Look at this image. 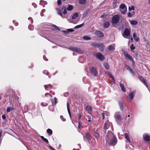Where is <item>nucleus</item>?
<instances>
[{
	"instance_id": "nucleus-1",
	"label": "nucleus",
	"mask_w": 150,
	"mask_h": 150,
	"mask_svg": "<svg viewBox=\"0 0 150 150\" xmlns=\"http://www.w3.org/2000/svg\"><path fill=\"white\" fill-rule=\"evenodd\" d=\"M105 141L106 144L109 145L114 146L117 143L116 138L114 134L111 132H107Z\"/></svg>"
},
{
	"instance_id": "nucleus-2",
	"label": "nucleus",
	"mask_w": 150,
	"mask_h": 150,
	"mask_svg": "<svg viewBox=\"0 0 150 150\" xmlns=\"http://www.w3.org/2000/svg\"><path fill=\"white\" fill-rule=\"evenodd\" d=\"M114 117L117 123L119 125H121L122 118L121 116L120 112H116L114 115Z\"/></svg>"
},
{
	"instance_id": "nucleus-3",
	"label": "nucleus",
	"mask_w": 150,
	"mask_h": 150,
	"mask_svg": "<svg viewBox=\"0 0 150 150\" xmlns=\"http://www.w3.org/2000/svg\"><path fill=\"white\" fill-rule=\"evenodd\" d=\"M68 48L70 50L74 51L78 53L82 54L83 52V51L81 49L76 47H70Z\"/></svg>"
},
{
	"instance_id": "nucleus-4",
	"label": "nucleus",
	"mask_w": 150,
	"mask_h": 150,
	"mask_svg": "<svg viewBox=\"0 0 150 150\" xmlns=\"http://www.w3.org/2000/svg\"><path fill=\"white\" fill-rule=\"evenodd\" d=\"M120 17L118 15H115L113 16L112 20L111 22L113 24L117 23L119 20Z\"/></svg>"
},
{
	"instance_id": "nucleus-5",
	"label": "nucleus",
	"mask_w": 150,
	"mask_h": 150,
	"mask_svg": "<svg viewBox=\"0 0 150 150\" xmlns=\"http://www.w3.org/2000/svg\"><path fill=\"white\" fill-rule=\"evenodd\" d=\"M120 11L121 13L122 14H125L127 11V8L125 5L123 4H121L120 6Z\"/></svg>"
},
{
	"instance_id": "nucleus-6",
	"label": "nucleus",
	"mask_w": 150,
	"mask_h": 150,
	"mask_svg": "<svg viewBox=\"0 0 150 150\" xmlns=\"http://www.w3.org/2000/svg\"><path fill=\"white\" fill-rule=\"evenodd\" d=\"M130 33V30L128 28H126L122 34V35L125 38H127L129 36Z\"/></svg>"
},
{
	"instance_id": "nucleus-7",
	"label": "nucleus",
	"mask_w": 150,
	"mask_h": 150,
	"mask_svg": "<svg viewBox=\"0 0 150 150\" xmlns=\"http://www.w3.org/2000/svg\"><path fill=\"white\" fill-rule=\"evenodd\" d=\"M95 56L97 58L101 61L103 60L104 58V56L99 52L97 53Z\"/></svg>"
},
{
	"instance_id": "nucleus-8",
	"label": "nucleus",
	"mask_w": 150,
	"mask_h": 150,
	"mask_svg": "<svg viewBox=\"0 0 150 150\" xmlns=\"http://www.w3.org/2000/svg\"><path fill=\"white\" fill-rule=\"evenodd\" d=\"M124 55L125 58L127 59H129L132 62L133 61L132 57L127 52L124 53Z\"/></svg>"
},
{
	"instance_id": "nucleus-9",
	"label": "nucleus",
	"mask_w": 150,
	"mask_h": 150,
	"mask_svg": "<svg viewBox=\"0 0 150 150\" xmlns=\"http://www.w3.org/2000/svg\"><path fill=\"white\" fill-rule=\"evenodd\" d=\"M138 78L139 79V80L144 83V84L146 86V87L148 88V86L147 83L146 81L144 79V78L142 76H139Z\"/></svg>"
},
{
	"instance_id": "nucleus-10",
	"label": "nucleus",
	"mask_w": 150,
	"mask_h": 150,
	"mask_svg": "<svg viewBox=\"0 0 150 150\" xmlns=\"http://www.w3.org/2000/svg\"><path fill=\"white\" fill-rule=\"evenodd\" d=\"M95 33L98 37L100 38L103 37L104 36V34L100 30H96L95 32Z\"/></svg>"
},
{
	"instance_id": "nucleus-11",
	"label": "nucleus",
	"mask_w": 150,
	"mask_h": 150,
	"mask_svg": "<svg viewBox=\"0 0 150 150\" xmlns=\"http://www.w3.org/2000/svg\"><path fill=\"white\" fill-rule=\"evenodd\" d=\"M91 72L95 76H96L98 74V72L96 68L94 67H92L90 69Z\"/></svg>"
},
{
	"instance_id": "nucleus-12",
	"label": "nucleus",
	"mask_w": 150,
	"mask_h": 150,
	"mask_svg": "<svg viewBox=\"0 0 150 150\" xmlns=\"http://www.w3.org/2000/svg\"><path fill=\"white\" fill-rule=\"evenodd\" d=\"M143 137L144 140L149 142L150 140V136L146 133L143 134Z\"/></svg>"
},
{
	"instance_id": "nucleus-13",
	"label": "nucleus",
	"mask_w": 150,
	"mask_h": 150,
	"mask_svg": "<svg viewBox=\"0 0 150 150\" xmlns=\"http://www.w3.org/2000/svg\"><path fill=\"white\" fill-rule=\"evenodd\" d=\"M93 135L97 139H98L100 137V135L98 133L97 130L96 129H94Z\"/></svg>"
},
{
	"instance_id": "nucleus-14",
	"label": "nucleus",
	"mask_w": 150,
	"mask_h": 150,
	"mask_svg": "<svg viewBox=\"0 0 150 150\" xmlns=\"http://www.w3.org/2000/svg\"><path fill=\"white\" fill-rule=\"evenodd\" d=\"M109 127L110 123L109 121L108 120L105 123L103 129L105 130L109 128Z\"/></svg>"
},
{
	"instance_id": "nucleus-15",
	"label": "nucleus",
	"mask_w": 150,
	"mask_h": 150,
	"mask_svg": "<svg viewBox=\"0 0 150 150\" xmlns=\"http://www.w3.org/2000/svg\"><path fill=\"white\" fill-rule=\"evenodd\" d=\"M127 69L129 71L130 73L133 76H134L135 75V73L133 71V70L130 67L128 66H127Z\"/></svg>"
},
{
	"instance_id": "nucleus-16",
	"label": "nucleus",
	"mask_w": 150,
	"mask_h": 150,
	"mask_svg": "<svg viewBox=\"0 0 150 150\" xmlns=\"http://www.w3.org/2000/svg\"><path fill=\"white\" fill-rule=\"evenodd\" d=\"M86 109L89 114H91L92 111V107L89 105H87L86 107Z\"/></svg>"
},
{
	"instance_id": "nucleus-17",
	"label": "nucleus",
	"mask_w": 150,
	"mask_h": 150,
	"mask_svg": "<svg viewBox=\"0 0 150 150\" xmlns=\"http://www.w3.org/2000/svg\"><path fill=\"white\" fill-rule=\"evenodd\" d=\"M135 91H133L131 92L129 95V98L130 100H132L135 95Z\"/></svg>"
},
{
	"instance_id": "nucleus-18",
	"label": "nucleus",
	"mask_w": 150,
	"mask_h": 150,
	"mask_svg": "<svg viewBox=\"0 0 150 150\" xmlns=\"http://www.w3.org/2000/svg\"><path fill=\"white\" fill-rule=\"evenodd\" d=\"M44 86L45 89L47 91H48L52 88V86L50 84L47 85H44Z\"/></svg>"
},
{
	"instance_id": "nucleus-19",
	"label": "nucleus",
	"mask_w": 150,
	"mask_h": 150,
	"mask_svg": "<svg viewBox=\"0 0 150 150\" xmlns=\"http://www.w3.org/2000/svg\"><path fill=\"white\" fill-rule=\"evenodd\" d=\"M104 45L103 43L99 44L98 48L100 49L101 51H103L104 50Z\"/></svg>"
},
{
	"instance_id": "nucleus-20",
	"label": "nucleus",
	"mask_w": 150,
	"mask_h": 150,
	"mask_svg": "<svg viewBox=\"0 0 150 150\" xmlns=\"http://www.w3.org/2000/svg\"><path fill=\"white\" fill-rule=\"evenodd\" d=\"M85 137L88 141H91V137L89 133L88 132L86 133Z\"/></svg>"
},
{
	"instance_id": "nucleus-21",
	"label": "nucleus",
	"mask_w": 150,
	"mask_h": 150,
	"mask_svg": "<svg viewBox=\"0 0 150 150\" xmlns=\"http://www.w3.org/2000/svg\"><path fill=\"white\" fill-rule=\"evenodd\" d=\"M115 45L112 44L109 45L108 48L109 50L110 51H114L115 50Z\"/></svg>"
},
{
	"instance_id": "nucleus-22",
	"label": "nucleus",
	"mask_w": 150,
	"mask_h": 150,
	"mask_svg": "<svg viewBox=\"0 0 150 150\" xmlns=\"http://www.w3.org/2000/svg\"><path fill=\"white\" fill-rule=\"evenodd\" d=\"M57 98L56 97L54 98V99L53 100L52 99H50L51 101L52 102V105H55L57 103Z\"/></svg>"
},
{
	"instance_id": "nucleus-23",
	"label": "nucleus",
	"mask_w": 150,
	"mask_h": 150,
	"mask_svg": "<svg viewBox=\"0 0 150 150\" xmlns=\"http://www.w3.org/2000/svg\"><path fill=\"white\" fill-rule=\"evenodd\" d=\"M103 67L107 70L110 69V66L109 64L106 62H104L103 64Z\"/></svg>"
},
{
	"instance_id": "nucleus-24",
	"label": "nucleus",
	"mask_w": 150,
	"mask_h": 150,
	"mask_svg": "<svg viewBox=\"0 0 150 150\" xmlns=\"http://www.w3.org/2000/svg\"><path fill=\"white\" fill-rule=\"evenodd\" d=\"M121 111H123V103L120 101L118 102Z\"/></svg>"
},
{
	"instance_id": "nucleus-25",
	"label": "nucleus",
	"mask_w": 150,
	"mask_h": 150,
	"mask_svg": "<svg viewBox=\"0 0 150 150\" xmlns=\"http://www.w3.org/2000/svg\"><path fill=\"white\" fill-rule=\"evenodd\" d=\"M130 23L132 25H136L138 23V21L136 20H131L130 21Z\"/></svg>"
},
{
	"instance_id": "nucleus-26",
	"label": "nucleus",
	"mask_w": 150,
	"mask_h": 150,
	"mask_svg": "<svg viewBox=\"0 0 150 150\" xmlns=\"http://www.w3.org/2000/svg\"><path fill=\"white\" fill-rule=\"evenodd\" d=\"M13 105H12L7 108L6 111L7 112H9L11 110H13Z\"/></svg>"
},
{
	"instance_id": "nucleus-27",
	"label": "nucleus",
	"mask_w": 150,
	"mask_h": 150,
	"mask_svg": "<svg viewBox=\"0 0 150 150\" xmlns=\"http://www.w3.org/2000/svg\"><path fill=\"white\" fill-rule=\"evenodd\" d=\"M119 85L120 87L121 88L122 91L124 92H126V90L124 88V84L120 83Z\"/></svg>"
},
{
	"instance_id": "nucleus-28",
	"label": "nucleus",
	"mask_w": 150,
	"mask_h": 150,
	"mask_svg": "<svg viewBox=\"0 0 150 150\" xmlns=\"http://www.w3.org/2000/svg\"><path fill=\"white\" fill-rule=\"evenodd\" d=\"M133 37L134 40L137 42L139 40V38L137 37L136 35V34L135 33H133Z\"/></svg>"
},
{
	"instance_id": "nucleus-29",
	"label": "nucleus",
	"mask_w": 150,
	"mask_h": 150,
	"mask_svg": "<svg viewBox=\"0 0 150 150\" xmlns=\"http://www.w3.org/2000/svg\"><path fill=\"white\" fill-rule=\"evenodd\" d=\"M56 10H57V13L58 14H59L60 16H62V18H64L62 16V13L60 9H59V8H56Z\"/></svg>"
},
{
	"instance_id": "nucleus-30",
	"label": "nucleus",
	"mask_w": 150,
	"mask_h": 150,
	"mask_svg": "<svg viewBox=\"0 0 150 150\" xmlns=\"http://www.w3.org/2000/svg\"><path fill=\"white\" fill-rule=\"evenodd\" d=\"M107 74L108 75L110 76V77L111 78L112 80L115 83V80L114 79V77L113 76L112 74L109 72H108L107 73Z\"/></svg>"
},
{
	"instance_id": "nucleus-31",
	"label": "nucleus",
	"mask_w": 150,
	"mask_h": 150,
	"mask_svg": "<svg viewBox=\"0 0 150 150\" xmlns=\"http://www.w3.org/2000/svg\"><path fill=\"white\" fill-rule=\"evenodd\" d=\"M110 26V23L108 22H106L104 24V27L108 28Z\"/></svg>"
},
{
	"instance_id": "nucleus-32",
	"label": "nucleus",
	"mask_w": 150,
	"mask_h": 150,
	"mask_svg": "<svg viewBox=\"0 0 150 150\" xmlns=\"http://www.w3.org/2000/svg\"><path fill=\"white\" fill-rule=\"evenodd\" d=\"M47 132L48 134L50 136L52 134V130L50 129H47Z\"/></svg>"
},
{
	"instance_id": "nucleus-33",
	"label": "nucleus",
	"mask_w": 150,
	"mask_h": 150,
	"mask_svg": "<svg viewBox=\"0 0 150 150\" xmlns=\"http://www.w3.org/2000/svg\"><path fill=\"white\" fill-rule=\"evenodd\" d=\"M69 104L68 102H67V110H68V112L69 114V116H70V117L71 118V115L70 111V109H69Z\"/></svg>"
},
{
	"instance_id": "nucleus-34",
	"label": "nucleus",
	"mask_w": 150,
	"mask_h": 150,
	"mask_svg": "<svg viewBox=\"0 0 150 150\" xmlns=\"http://www.w3.org/2000/svg\"><path fill=\"white\" fill-rule=\"evenodd\" d=\"M78 13H75L73 16H72V19H75L78 16Z\"/></svg>"
},
{
	"instance_id": "nucleus-35",
	"label": "nucleus",
	"mask_w": 150,
	"mask_h": 150,
	"mask_svg": "<svg viewBox=\"0 0 150 150\" xmlns=\"http://www.w3.org/2000/svg\"><path fill=\"white\" fill-rule=\"evenodd\" d=\"M91 45L92 46H93L95 47H97L98 48L99 44L95 42L91 43Z\"/></svg>"
},
{
	"instance_id": "nucleus-36",
	"label": "nucleus",
	"mask_w": 150,
	"mask_h": 150,
	"mask_svg": "<svg viewBox=\"0 0 150 150\" xmlns=\"http://www.w3.org/2000/svg\"><path fill=\"white\" fill-rule=\"evenodd\" d=\"M40 137L41 139L44 141L45 143H48V140L44 137L43 136H40Z\"/></svg>"
},
{
	"instance_id": "nucleus-37",
	"label": "nucleus",
	"mask_w": 150,
	"mask_h": 150,
	"mask_svg": "<svg viewBox=\"0 0 150 150\" xmlns=\"http://www.w3.org/2000/svg\"><path fill=\"white\" fill-rule=\"evenodd\" d=\"M63 10H64V11L63 12V13L64 14H65L67 13V11L66 10V8L65 6H64L62 8V11Z\"/></svg>"
},
{
	"instance_id": "nucleus-38",
	"label": "nucleus",
	"mask_w": 150,
	"mask_h": 150,
	"mask_svg": "<svg viewBox=\"0 0 150 150\" xmlns=\"http://www.w3.org/2000/svg\"><path fill=\"white\" fill-rule=\"evenodd\" d=\"M73 6L71 5H69L68 7L67 8V10L70 11L73 9Z\"/></svg>"
},
{
	"instance_id": "nucleus-39",
	"label": "nucleus",
	"mask_w": 150,
	"mask_h": 150,
	"mask_svg": "<svg viewBox=\"0 0 150 150\" xmlns=\"http://www.w3.org/2000/svg\"><path fill=\"white\" fill-rule=\"evenodd\" d=\"M86 2V0H79V3L80 4H84Z\"/></svg>"
},
{
	"instance_id": "nucleus-40",
	"label": "nucleus",
	"mask_w": 150,
	"mask_h": 150,
	"mask_svg": "<svg viewBox=\"0 0 150 150\" xmlns=\"http://www.w3.org/2000/svg\"><path fill=\"white\" fill-rule=\"evenodd\" d=\"M125 137L126 140L128 141L129 142H130V140L129 139V137L128 136V134L127 133L125 134Z\"/></svg>"
},
{
	"instance_id": "nucleus-41",
	"label": "nucleus",
	"mask_w": 150,
	"mask_h": 150,
	"mask_svg": "<svg viewBox=\"0 0 150 150\" xmlns=\"http://www.w3.org/2000/svg\"><path fill=\"white\" fill-rule=\"evenodd\" d=\"M84 25V23H83L81 24L77 25L75 26L74 28H81L83 25Z\"/></svg>"
},
{
	"instance_id": "nucleus-42",
	"label": "nucleus",
	"mask_w": 150,
	"mask_h": 150,
	"mask_svg": "<svg viewBox=\"0 0 150 150\" xmlns=\"http://www.w3.org/2000/svg\"><path fill=\"white\" fill-rule=\"evenodd\" d=\"M74 30L72 29H69L67 30V31H63V32L64 33H67L69 32H73L74 31Z\"/></svg>"
},
{
	"instance_id": "nucleus-43",
	"label": "nucleus",
	"mask_w": 150,
	"mask_h": 150,
	"mask_svg": "<svg viewBox=\"0 0 150 150\" xmlns=\"http://www.w3.org/2000/svg\"><path fill=\"white\" fill-rule=\"evenodd\" d=\"M94 92L96 94H98L99 93V89L97 88H95L94 90Z\"/></svg>"
},
{
	"instance_id": "nucleus-44",
	"label": "nucleus",
	"mask_w": 150,
	"mask_h": 150,
	"mask_svg": "<svg viewBox=\"0 0 150 150\" xmlns=\"http://www.w3.org/2000/svg\"><path fill=\"white\" fill-rule=\"evenodd\" d=\"M83 38L84 40H89L91 39V38L90 37L86 36H83Z\"/></svg>"
},
{
	"instance_id": "nucleus-45",
	"label": "nucleus",
	"mask_w": 150,
	"mask_h": 150,
	"mask_svg": "<svg viewBox=\"0 0 150 150\" xmlns=\"http://www.w3.org/2000/svg\"><path fill=\"white\" fill-rule=\"evenodd\" d=\"M88 13V11H85L83 14V17H85Z\"/></svg>"
},
{
	"instance_id": "nucleus-46",
	"label": "nucleus",
	"mask_w": 150,
	"mask_h": 150,
	"mask_svg": "<svg viewBox=\"0 0 150 150\" xmlns=\"http://www.w3.org/2000/svg\"><path fill=\"white\" fill-rule=\"evenodd\" d=\"M130 48L132 50V51L133 52H134V49H135V47H134L133 45L132 44L130 46Z\"/></svg>"
},
{
	"instance_id": "nucleus-47",
	"label": "nucleus",
	"mask_w": 150,
	"mask_h": 150,
	"mask_svg": "<svg viewBox=\"0 0 150 150\" xmlns=\"http://www.w3.org/2000/svg\"><path fill=\"white\" fill-rule=\"evenodd\" d=\"M53 27L54 29H56V30H58L60 31V29L57 26H56V25H53L52 26Z\"/></svg>"
},
{
	"instance_id": "nucleus-48",
	"label": "nucleus",
	"mask_w": 150,
	"mask_h": 150,
	"mask_svg": "<svg viewBox=\"0 0 150 150\" xmlns=\"http://www.w3.org/2000/svg\"><path fill=\"white\" fill-rule=\"evenodd\" d=\"M135 10L134 6H132L131 7H130L129 8V11H131L132 10Z\"/></svg>"
},
{
	"instance_id": "nucleus-49",
	"label": "nucleus",
	"mask_w": 150,
	"mask_h": 150,
	"mask_svg": "<svg viewBox=\"0 0 150 150\" xmlns=\"http://www.w3.org/2000/svg\"><path fill=\"white\" fill-rule=\"evenodd\" d=\"M83 127L82 126V122H81L79 121V127L81 128Z\"/></svg>"
},
{
	"instance_id": "nucleus-50",
	"label": "nucleus",
	"mask_w": 150,
	"mask_h": 150,
	"mask_svg": "<svg viewBox=\"0 0 150 150\" xmlns=\"http://www.w3.org/2000/svg\"><path fill=\"white\" fill-rule=\"evenodd\" d=\"M60 118L62 121H66V119L63 117L62 115H61Z\"/></svg>"
},
{
	"instance_id": "nucleus-51",
	"label": "nucleus",
	"mask_w": 150,
	"mask_h": 150,
	"mask_svg": "<svg viewBox=\"0 0 150 150\" xmlns=\"http://www.w3.org/2000/svg\"><path fill=\"white\" fill-rule=\"evenodd\" d=\"M43 74H46V75H48V72L47 70H44L43 71Z\"/></svg>"
},
{
	"instance_id": "nucleus-52",
	"label": "nucleus",
	"mask_w": 150,
	"mask_h": 150,
	"mask_svg": "<svg viewBox=\"0 0 150 150\" xmlns=\"http://www.w3.org/2000/svg\"><path fill=\"white\" fill-rule=\"evenodd\" d=\"M81 117H82V115L81 114L79 113V117H78V120L79 121L80 120Z\"/></svg>"
},
{
	"instance_id": "nucleus-53",
	"label": "nucleus",
	"mask_w": 150,
	"mask_h": 150,
	"mask_svg": "<svg viewBox=\"0 0 150 150\" xmlns=\"http://www.w3.org/2000/svg\"><path fill=\"white\" fill-rule=\"evenodd\" d=\"M57 3L59 5H60L62 4V1L61 0H58L57 1Z\"/></svg>"
},
{
	"instance_id": "nucleus-54",
	"label": "nucleus",
	"mask_w": 150,
	"mask_h": 150,
	"mask_svg": "<svg viewBox=\"0 0 150 150\" xmlns=\"http://www.w3.org/2000/svg\"><path fill=\"white\" fill-rule=\"evenodd\" d=\"M101 114L103 117V119H104L105 118V113L103 111H102V112L101 113Z\"/></svg>"
},
{
	"instance_id": "nucleus-55",
	"label": "nucleus",
	"mask_w": 150,
	"mask_h": 150,
	"mask_svg": "<svg viewBox=\"0 0 150 150\" xmlns=\"http://www.w3.org/2000/svg\"><path fill=\"white\" fill-rule=\"evenodd\" d=\"M128 16L129 17H131L132 16L130 12H129L128 13Z\"/></svg>"
},
{
	"instance_id": "nucleus-56",
	"label": "nucleus",
	"mask_w": 150,
	"mask_h": 150,
	"mask_svg": "<svg viewBox=\"0 0 150 150\" xmlns=\"http://www.w3.org/2000/svg\"><path fill=\"white\" fill-rule=\"evenodd\" d=\"M29 29L30 30H32L33 29V28H32L31 25H29L28 27Z\"/></svg>"
},
{
	"instance_id": "nucleus-57",
	"label": "nucleus",
	"mask_w": 150,
	"mask_h": 150,
	"mask_svg": "<svg viewBox=\"0 0 150 150\" xmlns=\"http://www.w3.org/2000/svg\"><path fill=\"white\" fill-rule=\"evenodd\" d=\"M45 96L46 97H47L48 96H50L51 97H52V96H51V95H49V94L48 93H46L45 94Z\"/></svg>"
},
{
	"instance_id": "nucleus-58",
	"label": "nucleus",
	"mask_w": 150,
	"mask_h": 150,
	"mask_svg": "<svg viewBox=\"0 0 150 150\" xmlns=\"http://www.w3.org/2000/svg\"><path fill=\"white\" fill-rule=\"evenodd\" d=\"M41 105L42 106H46L48 105V104L47 103H45V105H44L43 104V103H41Z\"/></svg>"
},
{
	"instance_id": "nucleus-59",
	"label": "nucleus",
	"mask_w": 150,
	"mask_h": 150,
	"mask_svg": "<svg viewBox=\"0 0 150 150\" xmlns=\"http://www.w3.org/2000/svg\"><path fill=\"white\" fill-rule=\"evenodd\" d=\"M28 19L29 20H30L31 21V23H33V20L32 19V18L31 17H29L28 18Z\"/></svg>"
},
{
	"instance_id": "nucleus-60",
	"label": "nucleus",
	"mask_w": 150,
	"mask_h": 150,
	"mask_svg": "<svg viewBox=\"0 0 150 150\" xmlns=\"http://www.w3.org/2000/svg\"><path fill=\"white\" fill-rule=\"evenodd\" d=\"M43 58L44 59V60L46 61H47L48 60L46 58V57H45V56H43Z\"/></svg>"
},
{
	"instance_id": "nucleus-61",
	"label": "nucleus",
	"mask_w": 150,
	"mask_h": 150,
	"mask_svg": "<svg viewBox=\"0 0 150 150\" xmlns=\"http://www.w3.org/2000/svg\"><path fill=\"white\" fill-rule=\"evenodd\" d=\"M32 5L34 6V7L35 8L36 7L37 5L35 4L34 3H32Z\"/></svg>"
},
{
	"instance_id": "nucleus-62",
	"label": "nucleus",
	"mask_w": 150,
	"mask_h": 150,
	"mask_svg": "<svg viewBox=\"0 0 150 150\" xmlns=\"http://www.w3.org/2000/svg\"><path fill=\"white\" fill-rule=\"evenodd\" d=\"M2 118L3 120H5L6 119V117L4 115H3L2 116Z\"/></svg>"
},
{
	"instance_id": "nucleus-63",
	"label": "nucleus",
	"mask_w": 150,
	"mask_h": 150,
	"mask_svg": "<svg viewBox=\"0 0 150 150\" xmlns=\"http://www.w3.org/2000/svg\"><path fill=\"white\" fill-rule=\"evenodd\" d=\"M45 10L44 9H42V11H41V12L42 13H43L44 12H45Z\"/></svg>"
},
{
	"instance_id": "nucleus-64",
	"label": "nucleus",
	"mask_w": 150,
	"mask_h": 150,
	"mask_svg": "<svg viewBox=\"0 0 150 150\" xmlns=\"http://www.w3.org/2000/svg\"><path fill=\"white\" fill-rule=\"evenodd\" d=\"M18 23L17 22H16L14 24L16 26H17L18 25Z\"/></svg>"
}]
</instances>
